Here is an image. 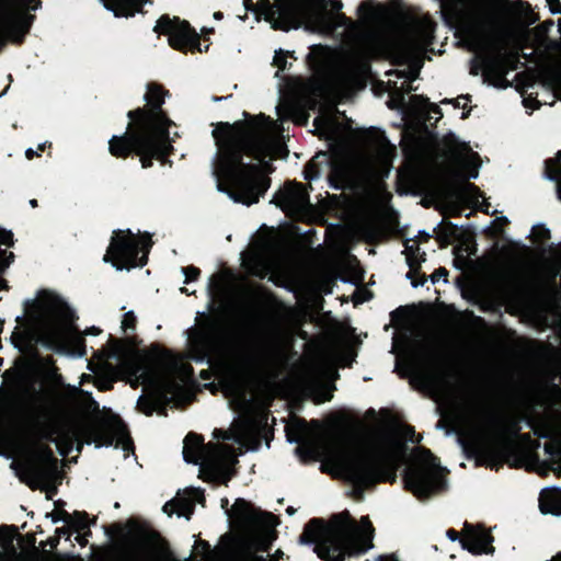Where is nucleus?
Here are the masks:
<instances>
[{
    "instance_id": "13",
    "label": "nucleus",
    "mask_w": 561,
    "mask_h": 561,
    "mask_svg": "<svg viewBox=\"0 0 561 561\" xmlns=\"http://www.w3.org/2000/svg\"><path fill=\"white\" fill-rule=\"evenodd\" d=\"M34 20L35 15L33 14L12 13L9 4L0 0V51L3 50L9 42L22 45Z\"/></svg>"
},
{
    "instance_id": "6",
    "label": "nucleus",
    "mask_w": 561,
    "mask_h": 561,
    "mask_svg": "<svg viewBox=\"0 0 561 561\" xmlns=\"http://www.w3.org/2000/svg\"><path fill=\"white\" fill-rule=\"evenodd\" d=\"M104 530L110 538L122 535L147 549L145 556L133 558L129 561H178L170 549L169 542L148 522L130 517L125 524L114 523L105 526Z\"/></svg>"
},
{
    "instance_id": "16",
    "label": "nucleus",
    "mask_w": 561,
    "mask_h": 561,
    "mask_svg": "<svg viewBox=\"0 0 561 561\" xmlns=\"http://www.w3.org/2000/svg\"><path fill=\"white\" fill-rule=\"evenodd\" d=\"M231 512L237 523L243 528H274L278 524L276 515L264 512L241 497L236 500Z\"/></svg>"
},
{
    "instance_id": "38",
    "label": "nucleus",
    "mask_w": 561,
    "mask_h": 561,
    "mask_svg": "<svg viewBox=\"0 0 561 561\" xmlns=\"http://www.w3.org/2000/svg\"><path fill=\"white\" fill-rule=\"evenodd\" d=\"M367 134L371 137L373 142L380 147V148H391L394 150L396 148L390 144L389 139L387 138L385 131L377 129V128H369L367 130Z\"/></svg>"
},
{
    "instance_id": "20",
    "label": "nucleus",
    "mask_w": 561,
    "mask_h": 561,
    "mask_svg": "<svg viewBox=\"0 0 561 561\" xmlns=\"http://www.w3.org/2000/svg\"><path fill=\"white\" fill-rule=\"evenodd\" d=\"M180 389V385L174 379H165L154 390L152 398L139 397L137 407L147 416H151L156 412L157 404L162 400L167 399V394H173Z\"/></svg>"
},
{
    "instance_id": "62",
    "label": "nucleus",
    "mask_w": 561,
    "mask_h": 561,
    "mask_svg": "<svg viewBox=\"0 0 561 561\" xmlns=\"http://www.w3.org/2000/svg\"><path fill=\"white\" fill-rule=\"evenodd\" d=\"M331 7H332V10L339 12L343 4H342V1L341 0H329Z\"/></svg>"
},
{
    "instance_id": "61",
    "label": "nucleus",
    "mask_w": 561,
    "mask_h": 561,
    "mask_svg": "<svg viewBox=\"0 0 561 561\" xmlns=\"http://www.w3.org/2000/svg\"><path fill=\"white\" fill-rule=\"evenodd\" d=\"M199 377L203 380H210L213 377V374L209 369H202L199 373Z\"/></svg>"
},
{
    "instance_id": "9",
    "label": "nucleus",
    "mask_w": 561,
    "mask_h": 561,
    "mask_svg": "<svg viewBox=\"0 0 561 561\" xmlns=\"http://www.w3.org/2000/svg\"><path fill=\"white\" fill-rule=\"evenodd\" d=\"M153 32L168 36L169 45L183 54L195 53V49H199V34L186 20H181L179 16L161 15Z\"/></svg>"
},
{
    "instance_id": "49",
    "label": "nucleus",
    "mask_w": 561,
    "mask_h": 561,
    "mask_svg": "<svg viewBox=\"0 0 561 561\" xmlns=\"http://www.w3.org/2000/svg\"><path fill=\"white\" fill-rule=\"evenodd\" d=\"M411 279L412 286L419 287L425 284V282L427 280V276L424 273H421V271L419 270L413 272Z\"/></svg>"
},
{
    "instance_id": "1",
    "label": "nucleus",
    "mask_w": 561,
    "mask_h": 561,
    "mask_svg": "<svg viewBox=\"0 0 561 561\" xmlns=\"http://www.w3.org/2000/svg\"><path fill=\"white\" fill-rule=\"evenodd\" d=\"M234 123L219 122L211 135L217 146L214 174L230 188L234 202L250 206L259 203L271 186L275 171L268 156V129L273 124L263 113Z\"/></svg>"
},
{
    "instance_id": "39",
    "label": "nucleus",
    "mask_w": 561,
    "mask_h": 561,
    "mask_svg": "<svg viewBox=\"0 0 561 561\" xmlns=\"http://www.w3.org/2000/svg\"><path fill=\"white\" fill-rule=\"evenodd\" d=\"M412 101H421L423 105L428 110V112L436 115V122H438L443 117V112L439 105L436 103H432L430 99L425 95L414 94L412 95Z\"/></svg>"
},
{
    "instance_id": "22",
    "label": "nucleus",
    "mask_w": 561,
    "mask_h": 561,
    "mask_svg": "<svg viewBox=\"0 0 561 561\" xmlns=\"http://www.w3.org/2000/svg\"><path fill=\"white\" fill-rule=\"evenodd\" d=\"M342 528L344 543L339 541L333 546V550L336 554L333 556L331 561H345L346 558L363 554L370 549V546H360L354 539V536L352 535L354 528H346L344 526Z\"/></svg>"
},
{
    "instance_id": "10",
    "label": "nucleus",
    "mask_w": 561,
    "mask_h": 561,
    "mask_svg": "<svg viewBox=\"0 0 561 561\" xmlns=\"http://www.w3.org/2000/svg\"><path fill=\"white\" fill-rule=\"evenodd\" d=\"M127 433V426L118 414L108 417H96L89 426L79 431L77 451L81 453L83 444L94 443L96 447L112 446L118 436Z\"/></svg>"
},
{
    "instance_id": "29",
    "label": "nucleus",
    "mask_w": 561,
    "mask_h": 561,
    "mask_svg": "<svg viewBox=\"0 0 561 561\" xmlns=\"http://www.w3.org/2000/svg\"><path fill=\"white\" fill-rule=\"evenodd\" d=\"M442 144L448 149L447 156L456 161L461 159V156L457 149L458 147H461L466 151L470 150L469 145L466 142H460L454 133L446 134L442 139Z\"/></svg>"
},
{
    "instance_id": "52",
    "label": "nucleus",
    "mask_w": 561,
    "mask_h": 561,
    "mask_svg": "<svg viewBox=\"0 0 561 561\" xmlns=\"http://www.w3.org/2000/svg\"><path fill=\"white\" fill-rule=\"evenodd\" d=\"M447 277L448 271L445 267H438L432 273L431 280L433 284L437 283L440 278H444V280L447 282Z\"/></svg>"
},
{
    "instance_id": "4",
    "label": "nucleus",
    "mask_w": 561,
    "mask_h": 561,
    "mask_svg": "<svg viewBox=\"0 0 561 561\" xmlns=\"http://www.w3.org/2000/svg\"><path fill=\"white\" fill-rule=\"evenodd\" d=\"M407 446L402 443H375L343 463L346 479L358 490L360 497L366 489L378 483H394Z\"/></svg>"
},
{
    "instance_id": "12",
    "label": "nucleus",
    "mask_w": 561,
    "mask_h": 561,
    "mask_svg": "<svg viewBox=\"0 0 561 561\" xmlns=\"http://www.w3.org/2000/svg\"><path fill=\"white\" fill-rule=\"evenodd\" d=\"M560 268L554 266L550 270L545 280L536 284L515 283L511 291L515 297L527 298L543 307H556L561 295L557 284Z\"/></svg>"
},
{
    "instance_id": "15",
    "label": "nucleus",
    "mask_w": 561,
    "mask_h": 561,
    "mask_svg": "<svg viewBox=\"0 0 561 561\" xmlns=\"http://www.w3.org/2000/svg\"><path fill=\"white\" fill-rule=\"evenodd\" d=\"M267 3L265 19L272 23L274 30L288 32L298 28L301 24L302 7L299 0H274Z\"/></svg>"
},
{
    "instance_id": "32",
    "label": "nucleus",
    "mask_w": 561,
    "mask_h": 561,
    "mask_svg": "<svg viewBox=\"0 0 561 561\" xmlns=\"http://www.w3.org/2000/svg\"><path fill=\"white\" fill-rule=\"evenodd\" d=\"M438 228L439 231L437 239L439 242H444L445 244H449L451 240L458 236L459 232L458 226L453 224L451 221L440 224Z\"/></svg>"
},
{
    "instance_id": "5",
    "label": "nucleus",
    "mask_w": 561,
    "mask_h": 561,
    "mask_svg": "<svg viewBox=\"0 0 561 561\" xmlns=\"http://www.w3.org/2000/svg\"><path fill=\"white\" fill-rule=\"evenodd\" d=\"M447 470L439 465V459L425 447H417L413 461L402 473L404 489L419 500H427L446 489L444 476Z\"/></svg>"
},
{
    "instance_id": "60",
    "label": "nucleus",
    "mask_w": 561,
    "mask_h": 561,
    "mask_svg": "<svg viewBox=\"0 0 561 561\" xmlns=\"http://www.w3.org/2000/svg\"><path fill=\"white\" fill-rule=\"evenodd\" d=\"M88 536H89V535H87V530H85L83 535H78V536L76 537V540L78 541V543H79L81 547H84V546H87V543H88V539H87V537H88Z\"/></svg>"
},
{
    "instance_id": "37",
    "label": "nucleus",
    "mask_w": 561,
    "mask_h": 561,
    "mask_svg": "<svg viewBox=\"0 0 561 561\" xmlns=\"http://www.w3.org/2000/svg\"><path fill=\"white\" fill-rule=\"evenodd\" d=\"M294 54L295 51H288L279 48L275 51L273 65L280 71L288 70L291 67V64L287 61V57L295 58Z\"/></svg>"
},
{
    "instance_id": "42",
    "label": "nucleus",
    "mask_w": 561,
    "mask_h": 561,
    "mask_svg": "<svg viewBox=\"0 0 561 561\" xmlns=\"http://www.w3.org/2000/svg\"><path fill=\"white\" fill-rule=\"evenodd\" d=\"M46 345L53 351H60L64 347L62 336L59 331H51L46 335Z\"/></svg>"
},
{
    "instance_id": "26",
    "label": "nucleus",
    "mask_w": 561,
    "mask_h": 561,
    "mask_svg": "<svg viewBox=\"0 0 561 561\" xmlns=\"http://www.w3.org/2000/svg\"><path fill=\"white\" fill-rule=\"evenodd\" d=\"M540 511L543 514H561V499L557 491L554 490H546L540 494L539 500Z\"/></svg>"
},
{
    "instance_id": "11",
    "label": "nucleus",
    "mask_w": 561,
    "mask_h": 561,
    "mask_svg": "<svg viewBox=\"0 0 561 561\" xmlns=\"http://www.w3.org/2000/svg\"><path fill=\"white\" fill-rule=\"evenodd\" d=\"M339 542L335 533V523L328 525L324 519L313 517L304 527L299 536V543L314 545L313 551L323 561H331L336 554L333 546Z\"/></svg>"
},
{
    "instance_id": "40",
    "label": "nucleus",
    "mask_w": 561,
    "mask_h": 561,
    "mask_svg": "<svg viewBox=\"0 0 561 561\" xmlns=\"http://www.w3.org/2000/svg\"><path fill=\"white\" fill-rule=\"evenodd\" d=\"M448 12L450 14V18L454 19L457 22H462L467 18V12L463 9V1L462 0H455L449 5Z\"/></svg>"
},
{
    "instance_id": "2",
    "label": "nucleus",
    "mask_w": 561,
    "mask_h": 561,
    "mask_svg": "<svg viewBox=\"0 0 561 561\" xmlns=\"http://www.w3.org/2000/svg\"><path fill=\"white\" fill-rule=\"evenodd\" d=\"M170 95L161 83H147L146 104L128 111L126 131L108 140L112 157L122 160L138 157L144 169L151 168L154 160L162 165L172 164L170 157L174 154V138L170 136V128L175 123L163 108L165 98Z\"/></svg>"
},
{
    "instance_id": "54",
    "label": "nucleus",
    "mask_w": 561,
    "mask_h": 561,
    "mask_svg": "<svg viewBox=\"0 0 561 561\" xmlns=\"http://www.w3.org/2000/svg\"><path fill=\"white\" fill-rule=\"evenodd\" d=\"M72 533H73V529L71 528V526L67 525V526L56 528L55 536L58 537L59 539L61 537H66L67 539H70Z\"/></svg>"
},
{
    "instance_id": "59",
    "label": "nucleus",
    "mask_w": 561,
    "mask_h": 561,
    "mask_svg": "<svg viewBox=\"0 0 561 561\" xmlns=\"http://www.w3.org/2000/svg\"><path fill=\"white\" fill-rule=\"evenodd\" d=\"M197 546L205 552V553H210L211 551V547L209 545V542L207 540H203L201 539L198 542H197Z\"/></svg>"
},
{
    "instance_id": "18",
    "label": "nucleus",
    "mask_w": 561,
    "mask_h": 561,
    "mask_svg": "<svg viewBox=\"0 0 561 561\" xmlns=\"http://www.w3.org/2000/svg\"><path fill=\"white\" fill-rule=\"evenodd\" d=\"M273 202L283 210H300L309 204V195L305 184L300 182H286L283 190H279Z\"/></svg>"
},
{
    "instance_id": "23",
    "label": "nucleus",
    "mask_w": 561,
    "mask_h": 561,
    "mask_svg": "<svg viewBox=\"0 0 561 561\" xmlns=\"http://www.w3.org/2000/svg\"><path fill=\"white\" fill-rule=\"evenodd\" d=\"M102 2L116 18H131L136 13H144V4L152 3V0H102Z\"/></svg>"
},
{
    "instance_id": "41",
    "label": "nucleus",
    "mask_w": 561,
    "mask_h": 561,
    "mask_svg": "<svg viewBox=\"0 0 561 561\" xmlns=\"http://www.w3.org/2000/svg\"><path fill=\"white\" fill-rule=\"evenodd\" d=\"M533 231V241L535 243H543L551 238L550 230L542 224L535 225L531 229Z\"/></svg>"
},
{
    "instance_id": "25",
    "label": "nucleus",
    "mask_w": 561,
    "mask_h": 561,
    "mask_svg": "<svg viewBox=\"0 0 561 561\" xmlns=\"http://www.w3.org/2000/svg\"><path fill=\"white\" fill-rule=\"evenodd\" d=\"M41 304L50 312L64 313L65 317H72L73 311L59 297L51 295L47 290L41 291Z\"/></svg>"
},
{
    "instance_id": "43",
    "label": "nucleus",
    "mask_w": 561,
    "mask_h": 561,
    "mask_svg": "<svg viewBox=\"0 0 561 561\" xmlns=\"http://www.w3.org/2000/svg\"><path fill=\"white\" fill-rule=\"evenodd\" d=\"M10 3L22 11L37 10L42 5V0H9Z\"/></svg>"
},
{
    "instance_id": "56",
    "label": "nucleus",
    "mask_w": 561,
    "mask_h": 561,
    "mask_svg": "<svg viewBox=\"0 0 561 561\" xmlns=\"http://www.w3.org/2000/svg\"><path fill=\"white\" fill-rule=\"evenodd\" d=\"M414 380H419L420 382L428 386L433 383L434 378L427 374L417 373V375L414 377Z\"/></svg>"
},
{
    "instance_id": "58",
    "label": "nucleus",
    "mask_w": 561,
    "mask_h": 561,
    "mask_svg": "<svg viewBox=\"0 0 561 561\" xmlns=\"http://www.w3.org/2000/svg\"><path fill=\"white\" fill-rule=\"evenodd\" d=\"M272 543L268 540H262L257 545V550L261 552H268L271 550Z\"/></svg>"
},
{
    "instance_id": "48",
    "label": "nucleus",
    "mask_w": 561,
    "mask_h": 561,
    "mask_svg": "<svg viewBox=\"0 0 561 561\" xmlns=\"http://www.w3.org/2000/svg\"><path fill=\"white\" fill-rule=\"evenodd\" d=\"M183 273L185 275V283H191L197 280L201 275V270L194 265H190L183 268Z\"/></svg>"
},
{
    "instance_id": "21",
    "label": "nucleus",
    "mask_w": 561,
    "mask_h": 561,
    "mask_svg": "<svg viewBox=\"0 0 561 561\" xmlns=\"http://www.w3.org/2000/svg\"><path fill=\"white\" fill-rule=\"evenodd\" d=\"M38 459L41 463L30 467V472L36 479L48 480L58 476L59 460L55 457L49 446L45 445L41 448Z\"/></svg>"
},
{
    "instance_id": "27",
    "label": "nucleus",
    "mask_w": 561,
    "mask_h": 561,
    "mask_svg": "<svg viewBox=\"0 0 561 561\" xmlns=\"http://www.w3.org/2000/svg\"><path fill=\"white\" fill-rule=\"evenodd\" d=\"M545 174L547 179L557 183V195L561 201V150H559L553 159L545 161Z\"/></svg>"
},
{
    "instance_id": "64",
    "label": "nucleus",
    "mask_w": 561,
    "mask_h": 561,
    "mask_svg": "<svg viewBox=\"0 0 561 561\" xmlns=\"http://www.w3.org/2000/svg\"><path fill=\"white\" fill-rule=\"evenodd\" d=\"M377 561H399L394 554L380 556Z\"/></svg>"
},
{
    "instance_id": "28",
    "label": "nucleus",
    "mask_w": 561,
    "mask_h": 561,
    "mask_svg": "<svg viewBox=\"0 0 561 561\" xmlns=\"http://www.w3.org/2000/svg\"><path fill=\"white\" fill-rule=\"evenodd\" d=\"M140 342L141 341L137 336H130L126 340L110 336L108 344L111 346V353L108 357L119 358L121 356L127 353L126 343H128L129 346L131 347H137L140 344Z\"/></svg>"
},
{
    "instance_id": "24",
    "label": "nucleus",
    "mask_w": 561,
    "mask_h": 561,
    "mask_svg": "<svg viewBox=\"0 0 561 561\" xmlns=\"http://www.w3.org/2000/svg\"><path fill=\"white\" fill-rule=\"evenodd\" d=\"M205 448L202 435L190 432L184 438L183 458L188 463L198 465Z\"/></svg>"
},
{
    "instance_id": "44",
    "label": "nucleus",
    "mask_w": 561,
    "mask_h": 561,
    "mask_svg": "<svg viewBox=\"0 0 561 561\" xmlns=\"http://www.w3.org/2000/svg\"><path fill=\"white\" fill-rule=\"evenodd\" d=\"M47 517H50L51 518V522L53 523H58V522H64L66 523L67 525L71 523L72 520V516L70 513H68L66 510L64 508H59L57 511H53L50 513H47L46 515Z\"/></svg>"
},
{
    "instance_id": "19",
    "label": "nucleus",
    "mask_w": 561,
    "mask_h": 561,
    "mask_svg": "<svg viewBox=\"0 0 561 561\" xmlns=\"http://www.w3.org/2000/svg\"><path fill=\"white\" fill-rule=\"evenodd\" d=\"M55 436L59 438V453L68 456L79 438V430L70 420H61L54 422L43 435L47 440L57 442Z\"/></svg>"
},
{
    "instance_id": "46",
    "label": "nucleus",
    "mask_w": 561,
    "mask_h": 561,
    "mask_svg": "<svg viewBox=\"0 0 561 561\" xmlns=\"http://www.w3.org/2000/svg\"><path fill=\"white\" fill-rule=\"evenodd\" d=\"M478 168H479V165L470 167L468 175L463 178V180H465L463 187L466 190H468V191H473V192H479L480 191L479 187L476 184L467 181V179H476V178H478V175H479Z\"/></svg>"
},
{
    "instance_id": "17",
    "label": "nucleus",
    "mask_w": 561,
    "mask_h": 561,
    "mask_svg": "<svg viewBox=\"0 0 561 561\" xmlns=\"http://www.w3.org/2000/svg\"><path fill=\"white\" fill-rule=\"evenodd\" d=\"M332 523H335V533L336 536L339 537L340 542L344 543V537L342 531V527L344 526L346 528H354L352 535L360 546H370V549L373 548L375 528L368 516H363L360 518L362 528L357 525L356 520L351 516V514L347 511L334 515Z\"/></svg>"
},
{
    "instance_id": "34",
    "label": "nucleus",
    "mask_w": 561,
    "mask_h": 561,
    "mask_svg": "<svg viewBox=\"0 0 561 561\" xmlns=\"http://www.w3.org/2000/svg\"><path fill=\"white\" fill-rule=\"evenodd\" d=\"M485 70L488 73H495L499 71V77L501 82H505V84L500 83L497 87H507V81L505 79L506 71L503 69L502 60L500 58H490L485 60Z\"/></svg>"
},
{
    "instance_id": "7",
    "label": "nucleus",
    "mask_w": 561,
    "mask_h": 561,
    "mask_svg": "<svg viewBox=\"0 0 561 561\" xmlns=\"http://www.w3.org/2000/svg\"><path fill=\"white\" fill-rule=\"evenodd\" d=\"M152 244L148 232L137 239L130 229L114 230L103 261L111 263L118 271L144 267L148 263Z\"/></svg>"
},
{
    "instance_id": "36",
    "label": "nucleus",
    "mask_w": 561,
    "mask_h": 561,
    "mask_svg": "<svg viewBox=\"0 0 561 561\" xmlns=\"http://www.w3.org/2000/svg\"><path fill=\"white\" fill-rule=\"evenodd\" d=\"M409 240L405 241V251H407V263L410 267V271L407 274L408 278H411L414 271H419L420 262L415 257V253L420 250L419 245H408Z\"/></svg>"
},
{
    "instance_id": "3",
    "label": "nucleus",
    "mask_w": 561,
    "mask_h": 561,
    "mask_svg": "<svg viewBox=\"0 0 561 561\" xmlns=\"http://www.w3.org/2000/svg\"><path fill=\"white\" fill-rule=\"evenodd\" d=\"M201 317L204 321L188 330L191 358L194 362H219L229 364L237 371L245 373L259 367L266 359V343L259 335L250 334L227 344L219 320L209 314Z\"/></svg>"
},
{
    "instance_id": "50",
    "label": "nucleus",
    "mask_w": 561,
    "mask_h": 561,
    "mask_svg": "<svg viewBox=\"0 0 561 561\" xmlns=\"http://www.w3.org/2000/svg\"><path fill=\"white\" fill-rule=\"evenodd\" d=\"M461 99L471 101V95L470 94H461V95L457 96L456 99H444L440 101V103L442 104H451L455 108H460V107H462L460 105Z\"/></svg>"
},
{
    "instance_id": "30",
    "label": "nucleus",
    "mask_w": 561,
    "mask_h": 561,
    "mask_svg": "<svg viewBox=\"0 0 561 561\" xmlns=\"http://www.w3.org/2000/svg\"><path fill=\"white\" fill-rule=\"evenodd\" d=\"M72 520L69 524L73 531L80 533L87 530V535H92L90 530L91 524L94 525L96 523V518L94 517L92 522L89 520V514L85 511H75L72 514Z\"/></svg>"
},
{
    "instance_id": "55",
    "label": "nucleus",
    "mask_w": 561,
    "mask_h": 561,
    "mask_svg": "<svg viewBox=\"0 0 561 561\" xmlns=\"http://www.w3.org/2000/svg\"><path fill=\"white\" fill-rule=\"evenodd\" d=\"M304 173L305 179L310 181L318 174L317 167L312 163H308L305 168Z\"/></svg>"
},
{
    "instance_id": "47",
    "label": "nucleus",
    "mask_w": 561,
    "mask_h": 561,
    "mask_svg": "<svg viewBox=\"0 0 561 561\" xmlns=\"http://www.w3.org/2000/svg\"><path fill=\"white\" fill-rule=\"evenodd\" d=\"M137 324V318L133 311H128L124 314L122 321V329L124 332L128 330H135Z\"/></svg>"
},
{
    "instance_id": "35",
    "label": "nucleus",
    "mask_w": 561,
    "mask_h": 561,
    "mask_svg": "<svg viewBox=\"0 0 561 561\" xmlns=\"http://www.w3.org/2000/svg\"><path fill=\"white\" fill-rule=\"evenodd\" d=\"M307 430V422L305 419H298L294 428H286V436L288 442L290 443H299L301 440V435Z\"/></svg>"
},
{
    "instance_id": "53",
    "label": "nucleus",
    "mask_w": 561,
    "mask_h": 561,
    "mask_svg": "<svg viewBox=\"0 0 561 561\" xmlns=\"http://www.w3.org/2000/svg\"><path fill=\"white\" fill-rule=\"evenodd\" d=\"M73 344L77 348V353L79 356H82L85 354V340L83 335L79 334L73 337Z\"/></svg>"
},
{
    "instance_id": "51",
    "label": "nucleus",
    "mask_w": 561,
    "mask_h": 561,
    "mask_svg": "<svg viewBox=\"0 0 561 561\" xmlns=\"http://www.w3.org/2000/svg\"><path fill=\"white\" fill-rule=\"evenodd\" d=\"M0 244H4L7 247L13 245V233L10 230L0 228Z\"/></svg>"
},
{
    "instance_id": "8",
    "label": "nucleus",
    "mask_w": 561,
    "mask_h": 561,
    "mask_svg": "<svg viewBox=\"0 0 561 561\" xmlns=\"http://www.w3.org/2000/svg\"><path fill=\"white\" fill-rule=\"evenodd\" d=\"M491 420L493 425L497 427L500 437L499 454L477 442L463 445L467 458H476L479 465H484L486 460L495 462L499 456L507 458L515 451L517 447L516 440L520 435L522 422L525 420V416L522 414L504 416L493 413Z\"/></svg>"
},
{
    "instance_id": "31",
    "label": "nucleus",
    "mask_w": 561,
    "mask_h": 561,
    "mask_svg": "<svg viewBox=\"0 0 561 561\" xmlns=\"http://www.w3.org/2000/svg\"><path fill=\"white\" fill-rule=\"evenodd\" d=\"M145 355L160 364H168L174 360L173 353L158 343L151 344L148 351H145Z\"/></svg>"
},
{
    "instance_id": "33",
    "label": "nucleus",
    "mask_w": 561,
    "mask_h": 561,
    "mask_svg": "<svg viewBox=\"0 0 561 561\" xmlns=\"http://www.w3.org/2000/svg\"><path fill=\"white\" fill-rule=\"evenodd\" d=\"M191 507V504L183 499H174L167 502L163 505V512L168 515H172L173 513H178L179 516L184 515L185 511Z\"/></svg>"
},
{
    "instance_id": "57",
    "label": "nucleus",
    "mask_w": 561,
    "mask_h": 561,
    "mask_svg": "<svg viewBox=\"0 0 561 561\" xmlns=\"http://www.w3.org/2000/svg\"><path fill=\"white\" fill-rule=\"evenodd\" d=\"M170 402V399L167 397V399H162L158 404H157V409L156 411L158 412L159 415H163V416H167L168 415V411H167V404Z\"/></svg>"
},
{
    "instance_id": "63",
    "label": "nucleus",
    "mask_w": 561,
    "mask_h": 561,
    "mask_svg": "<svg viewBox=\"0 0 561 561\" xmlns=\"http://www.w3.org/2000/svg\"><path fill=\"white\" fill-rule=\"evenodd\" d=\"M284 556V552L280 549H277L274 554L271 556L270 561H279Z\"/></svg>"
},
{
    "instance_id": "45",
    "label": "nucleus",
    "mask_w": 561,
    "mask_h": 561,
    "mask_svg": "<svg viewBox=\"0 0 561 561\" xmlns=\"http://www.w3.org/2000/svg\"><path fill=\"white\" fill-rule=\"evenodd\" d=\"M18 533V527L15 525H2L0 526V536L4 537L1 545L5 543L11 545L13 541L14 534Z\"/></svg>"
},
{
    "instance_id": "14",
    "label": "nucleus",
    "mask_w": 561,
    "mask_h": 561,
    "mask_svg": "<svg viewBox=\"0 0 561 561\" xmlns=\"http://www.w3.org/2000/svg\"><path fill=\"white\" fill-rule=\"evenodd\" d=\"M446 535L451 541L459 540L462 549L468 550L473 556L493 554L495 550L492 546L494 538L490 531L485 530L483 525L474 526L465 522L461 538L460 534L454 528H449Z\"/></svg>"
}]
</instances>
